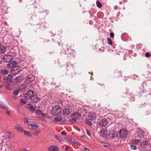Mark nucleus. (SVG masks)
Returning a JSON list of instances; mask_svg holds the SVG:
<instances>
[{"instance_id": "nucleus-42", "label": "nucleus", "mask_w": 151, "mask_h": 151, "mask_svg": "<svg viewBox=\"0 0 151 151\" xmlns=\"http://www.w3.org/2000/svg\"><path fill=\"white\" fill-rule=\"evenodd\" d=\"M54 137L55 139H57L60 142H61L62 141V139L60 137L56 135H55Z\"/></svg>"}, {"instance_id": "nucleus-18", "label": "nucleus", "mask_w": 151, "mask_h": 151, "mask_svg": "<svg viewBox=\"0 0 151 151\" xmlns=\"http://www.w3.org/2000/svg\"><path fill=\"white\" fill-rule=\"evenodd\" d=\"M18 68L19 67L18 66L12 69L11 71L13 74H17L20 72V70Z\"/></svg>"}, {"instance_id": "nucleus-3", "label": "nucleus", "mask_w": 151, "mask_h": 151, "mask_svg": "<svg viewBox=\"0 0 151 151\" xmlns=\"http://www.w3.org/2000/svg\"><path fill=\"white\" fill-rule=\"evenodd\" d=\"M48 24L46 22H43L38 23L35 27L36 29L41 31L45 30L48 27Z\"/></svg>"}, {"instance_id": "nucleus-33", "label": "nucleus", "mask_w": 151, "mask_h": 151, "mask_svg": "<svg viewBox=\"0 0 151 151\" xmlns=\"http://www.w3.org/2000/svg\"><path fill=\"white\" fill-rule=\"evenodd\" d=\"M1 73L3 75H6L9 72L8 70H3L1 71Z\"/></svg>"}, {"instance_id": "nucleus-34", "label": "nucleus", "mask_w": 151, "mask_h": 151, "mask_svg": "<svg viewBox=\"0 0 151 151\" xmlns=\"http://www.w3.org/2000/svg\"><path fill=\"white\" fill-rule=\"evenodd\" d=\"M19 89H17V90H14L13 92V94L14 96L17 95L18 94V93L19 92Z\"/></svg>"}, {"instance_id": "nucleus-43", "label": "nucleus", "mask_w": 151, "mask_h": 151, "mask_svg": "<svg viewBox=\"0 0 151 151\" xmlns=\"http://www.w3.org/2000/svg\"><path fill=\"white\" fill-rule=\"evenodd\" d=\"M40 132V131L39 130H37L34 133V135L36 136H38Z\"/></svg>"}, {"instance_id": "nucleus-62", "label": "nucleus", "mask_w": 151, "mask_h": 151, "mask_svg": "<svg viewBox=\"0 0 151 151\" xmlns=\"http://www.w3.org/2000/svg\"><path fill=\"white\" fill-rule=\"evenodd\" d=\"M3 83H0V88H1L3 87Z\"/></svg>"}, {"instance_id": "nucleus-13", "label": "nucleus", "mask_w": 151, "mask_h": 151, "mask_svg": "<svg viewBox=\"0 0 151 151\" xmlns=\"http://www.w3.org/2000/svg\"><path fill=\"white\" fill-rule=\"evenodd\" d=\"M17 63L15 61H13L12 63H9L7 65V67L9 68H11L12 69L16 68L17 66Z\"/></svg>"}, {"instance_id": "nucleus-20", "label": "nucleus", "mask_w": 151, "mask_h": 151, "mask_svg": "<svg viewBox=\"0 0 151 151\" xmlns=\"http://www.w3.org/2000/svg\"><path fill=\"white\" fill-rule=\"evenodd\" d=\"M70 110V107L65 106L63 109V112L64 114H68L71 112Z\"/></svg>"}, {"instance_id": "nucleus-40", "label": "nucleus", "mask_w": 151, "mask_h": 151, "mask_svg": "<svg viewBox=\"0 0 151 151\" xmlns=\"http://www.w3.org/2000/svg\"><path fill=\"white\" fill-rule=\"evenodd\" d=\"M86 123L89 126H91L92 125V123L90 119H89L88 118L86 119Z\"/></svg>"}, {"instance_id": "nucleus-4", "label": "nucleus", "mask_w": 151, "mask_h": 151, "mask_svg": "<svg viewBox=\"0 0 151 151\" xmlns=\"http://www.w3.org/2000/svg\"><path fill=\"white\" fill-rule=\"evenodd\" d=\"M61 111V109L60 106L58 105H56L52 108V113L54 115H58L60 114Z\"/></svg>"}, {"instance_id": "nucleus-36", "label": "nucleus", "mask_w": 151, "mask_h": 151, "mask_svg": "<svg viewBox=\"0 0 151 151\" xmlns=\"http://www.w3.org/2000/svg\"><path fill=\"white\" fill-rule=\"evenodd\" d=\"M21 78L20 76L16 77L15 78V80L17 83L19 82L21 80Z\"/></svg>"}, {"instance_id": "nucleus-1", "label": "nucleus", "mask_w": 151, "mask_h": 151, "mask_svg": "<svg viewBox=\"0 0 151 151\" xmlns=\"http://www.w3.org/2000/svg\"><path fill=\"white\" fill-rule=\"evenodd\" d=\"M66 74L70 78H71L75 75L76 73L73 69V65L69 62L66 64Z\"/></svg>"}, {"instance_id": "nucleus-28", "label": "nucleus", "mask_w": 151, "mask_h": 151, "mask_svg": "<svg viewBox=\"0 0 151 151\" xmlns=\"http://www.w3.org/2000/svg\"><path fill=\"white\" fill-rule=\"evenodd\" d=\"M145 77L148 80H151V73L148 72L145 74Z\"/></svg>"}, {"instance_id": "nucleus-30", "label": "nucleus", "mask_w": 151, "mask_h": 151, "mask_svg": "<svg viewBox=\"0 0 151 151\" xmlns=\"http://www.w3.org/2000/svg\"><path fill=\"white\" fill-rule=\"evenodd\" d=\"M146 91V88L142 87V88L141 87H140L139 91L140 93V94H141L142 93H144Z\"/></svg>"}, {"instance_id": "nucleus-56", "label": "nucleus", "mask_w": 151, "mask_h": 151, "mask_svg": "<svg viewBox=\"0 0 151 151\" xmlns=\"http://www.w3.org/2000/svg\"><path fill=\"white\" fill-rule=\"evenodd\" d=\"M20 151H29L25 148H22L20 150Z\"/></svg>"}, {"instance_id": "nucleus-19", "label": "nucleus", "mask_w": 151, "mask_h": 151, "mask_svg": "<svg viewBox=\"0 0 151 151\" xmlns=\"http://www.w3.org/2000/svg\"><path fill=\"white\" fill-rule=\"evenodd\" d=\"M108 134V132L107 131L104 129H102L100 131V135L102 137H106Z\"/></svg>"}, {"instance_id": "nucleus-14", "label": "nucleus", "mask_w": 151, "mask_h": 151, "mask_svg": "<svg viewBox=\"0 0 151 151\" xmlns=\"http://www.w3.org/2000/svg\"><path fill=\"white\" fill-rule=\"evenodd\" d=\"M140 146L144 149H148L149 145L147 141H145L142 142Z\"/></svg>"}, {"instance_id": "nucleus-41", "label": "nucleus", "mask_w": 151, "mask_h": 151, "mask_svg": "<svg viewBox=\"0 0 151 151\" xmlns=\"http://www.w3.org/2000/svg\"><path fill=\"white\" fill-rule=\"evenodd\" d=\"M14 136V134L13 133H9L7 135L8 138H12Z\"/></svg>"}, {"instance_id": "nucleus-5", "label": "nucleus", "mask_w": 151, "mask_h": 151, "mask_svg": "<svg viewBox=\"0 0 151 151\" xmlns=\"http://www.w3.org/2000/svg\"><path fill=\"white\" fill-rule=\"evenodd\" d=\"M71 117V119L69 120V122L71 123H73L76 122L77 119L81 118V115L78 113H75L72 115Z\"/></svg>"}, {"instance_id": "nucleus-44", "label": "nucleus", "mask_w": 151, "mask_h": 151, "mask_svg": "<svg viewBox=\"0 0 151 151\" xmlns=\"http://www.w3.org/2000/svg\"><path fill=\"white\" fill-rule=\"evenodd\" d=\"M74 140L71 137H68L67 138V141L68 142H73Z\"/></svg>"}, {"instance_id": "nucleus-48", "label": "nucleus", "mask_w": 151, "mask_h": 151, "mask_svg": "<svg viewBox=\"0 0 151 151\" xmlns=\"http://www.w3.org/2000/svg\"><path fill=\"white\" fill-rule=\"evenodd\" d=\"M24 122H25L28 124L30 121H29L26 118H24Z\"/></svg>"}, {"instance_id": "nucleus-64", "label": "nucleus", "mask_w": 151, "mask_h": 151, "mask_svg": "<svg viewBox=\"0 0 151 151\" xmlns=\"http://www.w3.org/2000/svg\"><path fill=\"white\" fill-rule=\"evenodd\" d=\"M6 112L7 113V114L8 115H10V112L9 111H6Z\"/></svg>"}, {"instance_id": "nucleus-23", "label": "nucleus", "mask_w": 151, "mask_h": 151, "mask_svg": "<svg viewBox=\"0 0 151 151\" xmlns=\"http://www.w3.org/2000/svg\"><path fill=\"white\" fill-rule=\"evenodd\" d=\"M69 49L66 45H64L63 46V48L62 49V52L65 54L68 53Z\"/></svg>"}, {"instance_id": "nucleus-47", "label": "nucleus", "mask_w": 151, "mask_h": 151, "mask_svg": "<svg viewBox=\"0 0 151 151\" xmlns=\"http://www.w3.org/2000/svg\"><path fill=\"white\" fill-rule=\"evenodd\" d=\"M20 103L22 104H26L27 102L26 100L24 99H22L20 100Z\"/></svg>"}, {"instance_id": "nucleus-12", "label": "nucleus", "mask_w": 151, "mask_h": 151, "mask_svg": "<svg viewBox=\"0 0 151 151\" xmlns=\"http://www.w3.org/2000/svg\"><path fill=\"white\" fill-rule=\"evenodd\" d=\"M122 76L121 72L120 71L116 70L114 73L113 75V77L114 78H118Z\"/></svg>"}, {"instance_id": "nucleus-6", "label": "nucleus", "mask_w": 151, "mask_h": 151, "mask_svg": "<svg viewBox=\"0 0 151 151\" xmlns=\"http://www.w3.org/2000/svg\"><path fill=\"white\" fill-rule=\"evenodd\" d=\"M39 126V124L34 121H30L28 125V127L29 129L34 130L36 129Z\"/></svg>"}, {"instance_id": "nucleus-58", "label": "nucleus", "mask_w": 151, "mask_h": 151, "mask_svg": "<svg viewBox=\"0 0 151 151\" xmlns=\"http://www.w3.org/2000/svg\"><path fill=\"white\" fill-rule=\"evenodd\" d=\"M134 78H135V79H137L139 78V76L138 75H134Z\"/></svg>"}, {"instance_id": "nucleus-45", "label": "nucleus", "mask_w": 151, "mask_h": 151, "mask_svg": "<svg viewBox=\"0 0 151 151\" xmlns=\"http://www.w3.org/2000/svg\"><path fill=\"white\" fill-rule=\"evenodd\" d=\"M107 40L108 44L110 45H112V42L111 39L110 38H107Z\"/></svg>"}, {"instance_id": "nucleus-9", "label": "nucleus", "mask_w": 151, "mask_h": 151, "mask_svg": "<svg viewBox=\"0 0 151 151\" xmlns=\"http://www.w3.org/2000/svg\"><path fill=\"white\" fill-rule=\"evenodd\" d=\"M119 137L122 138L126 137L128 134L127 131L124 129H122L119 132Z\"/></svg>"}, {"instance_id": "nucleus-25", "label": "nucleus", "mask_w": 151, "mask_h": 151, "mask_svg": "<svg viewBox=\"0 0 151 151\" xmlns=\"http://www.w3.org/2000/svg\"><path fill=\"white\" fill-rule=\"evenodd\" d=\"M35 113L37 115H39L40 114H42L43 116L46 117L47 116V115L45 114L42 113V111L39 109H37L35 111Z\"/></svg>"}, {"instance_id": "nucleus-37", "label": "nucleus", "mask_w": 151, "mask_h": 151, "mask_svg": "<svg viewBox=\"0 0 151 151\" xmlns=\"http://www.w3.org/2000/svg\"><path fill=\"white\" fill-rule=\"evenodd\" d=\"M55 147V145H51L48 148V151H53Z\"/></svg>"}, {"instance_id": "nucleus-55", "label": "nucleus", "mask_w": 151, "mask_h": 151, "mask_svg": "<svg viewBox=\"0 0 151 151\" xmlns=\"http://www.w3.org/2000/svg\"><path fill=\"white\" fill-rule=\"evenodd\" d=\"M61 134L62 135H65L66 134V133L64 131H63L61 132Z\"/></svg>"}, {"instance_id": "nucleus-8", "label": "nucleus", "mask_w": 151, "mask_h": 151, "mask_svg": "<svg viewBox=\"0 0 151 151\" xmlns=\"http://www.w3.org/2000/svg\"><path fill=\"white\" fill-rule=\"evenodd\" d=\"M108 122L106 118H103L101 119L99 122V125L101 127H104L107 126Z\"/></svg>"}, {"instance_id": "nucleus-53", "label": "nucleus", "mask_w": 151, "mask_h": 151, "mask_svg": "<svg viewBox=\"0 0 151 151\" xmlns=\"http://www.w3.org/2000/svg\"><path fill=\"white\" fill-rule=\"evenodd\" d=\"M54 148L53 151H58L59 148L57 146L55 145V147Z\"/></svg>"}, {"instance_id": "nucleus-11", "label": "nucleus", "mask_w": 151, "mask_h": 151, "mask_svg": "<svg viewBox=\"0 0 151 151\" xmlns=\"http://www.w3.org/2000/svg\"><path fill=\"white\" fill-rule=\"evenodd\" d=\"M111 138L113 139L116 138L118 136V133L116 131L111 130L109 134Z\"/></svg>"}, {"instance_id": "nucleus-15", "label": "nucleus", "mask_w": 151, "mask_h": 151, "mask_svg": "<svg viewBox=\"0 0 151 151\" xmlns=\"http://www.w3.org/2000/svg\"><path fill=\"white\" fill-rule=\"evenodd\" d=\"M151 104L149 103V101H147L144 103H142L141 104H139V107L140 108L144 107H146L147 108L149 106H150Z\"/></svg>"}, {"instance_id": "nucleus-52", "label": "nucleus", "mask_w": 151, "mask_h": 151, "mask_svg": "<svg viewBox=\"0 0 151 151\" xmlns=\"http://www.w3.org/2000/svg\"><path fill=\"white\" fill-rule=\"evenodd\" d=\"M86 130L87 134L89 136H90L91 135V132H90L88 129H86Z\"/></svg>"}, {"instance_id": "nucleus-39", "label": "nucleus", "mask_w": 151, "mask_h": 151, "mask_svg": "<svg viewBox=\"0 0 151 151\" xmlns=\"http://www.w3.org/2000/svg\"><path fill=\"white\" fill-rule=\"evenodd\" d=\"M96 4L97 6L99 8H100L102 7V5H101V4L98 1H96Z\"/></svg>"}, {"instance_id": "nucleus-21", "label": "nucleus", "mask_w": 151, "mask_h": 151, "mask_svg": "<svg viewBox=\"0 0 151 151\" xmlns=\"http://www.w3.org/2000/svg\"><path fill=\"white\" fill-rule=\"evenodd\" d=\"M60 38L61 37L60 36L57 35L54 38H53L52 40L53 42H57L59 45L60 44V41H61V40H60Z\"/></svg>"}, {"instance_id": "nucleus-16", "label": "nucleus", "mask_w": 151, "mask_h": 151, "mask_svg": "<svg viewBox=\"0 0 151 151\" xmlns=\"http://www.w3.org/2000/svg\"><path fill=\"white\" fill-rule=\"evenodd\" d=\"M40 100V98L38 97L36 95H34L32 96L31 99V101L33 103L37 102Z\"/></svg>"}, {"instance_id": "nucleus-61", "label": "nucleus", "mask_w": 151, "mask_h": 151, "mask_svg": "<svg viewBox=\"0 0 151 151\" xmlns=\"http://www.w3.org/2000/svg\"><path fill=\"white\" fill-rule=\"evenodd\" d=\"M128 78H129L128 76L127 77L126 76H124V79L125 80H126Z\"/></svg>"}, {"instance_id": "nucleus-31", "label": "nucleus", "mask_w": 151, "mask_h": 151, "mask_svg": "<svg viewBox=\"0 0 151 151\" xmlns=\"http://www.w3.org/2000/svg\"><path fill=\"white\" fill-rule=\"evenodd\" d=\"M7 81L12 82L13 80V76L12 75L9 74L7 77Z\"/></svg>"}, {"instance_id": "nucleus-17", "label": "nucleus", "mask_w": 151, "mask_h": 151, "mask_svg": "<svg viewBox=\"0 0 151 151\" xmlns=\"http://www.w3.org/2000/svg\"><path fill=\"white\" fill-rule=\"evenodd\" d=\"M96 118V114L93 112L90 113L88 116V118L91 120H93Z\"/></svg>"}, {"instance_id": "nucleus-29", "label": "nucleus", "mask_w": 151, "mask_h": 151, "mask_svg": "<svg viewBox=\"0 0 151 151\" xmlns=\"http://www.w3.org/2000/svg\"><path fill=\"white\" fill-rule=\"evenodd\" d=\"M6 50V47L5 46H2L0 47V54L4 53Z\"/></svg>"}, {"instance_id": "nucleus-59", "label": "nucleus", "mask_w": 151, "mask_h": 151, "mask_svg": "<svg viewBox=\"0 0 151 151\" xmlns=\"http://www.w3.org/2000/svg\"><path fill=\"white\" fill-rule=\"evenodd\" d=\"M83 151H89V150L88 148L86 147L84 148V150Z\"/></svg>"}, {"instance_id": "nucleus-60", "label": "nucleus", "mask_w": 151, "mask_h": 151, "mask_svg": "<svg viewBox=\"0 0 151 151\" xmlns=\"http://www.w3.org/2000/svg\"><path fill=\"white\" fill-rule=\"evenodd\" d=\"M6 88L7 89H11V87L10 85H9L6 87Z\"/></svg>"}, {"instance_id": "nucleus-46", "label": "nucleus", "mask_w": 151, "mask_h": 151, "mask_svg": "<svg viewBox=\"0 0 151 151\" xmlns=\"http://www.w3.org/2000/svg\"><path fill=\"white\" fill-rule=\"evenodd\" d=\"M15 128L18 130H19L22 132H23V130L22 128L20 127L16 126L15 127Z\"/></svg>"}, {"instance_id": "nucleus-38", "label": "nucleus", "mask_w": 151, "mask_h": 151, "mask_svg": "<svg viewBox=\"0 0 151 151\" xmlns=\"http://www.w3.org/2000/svg\"><path fill=\"white\" fill-rule=\"evenodd\" d=\"M62 119V118L60 116L55 117L54 119V121L56 122H60Z\"/></svg>"}, {"instance_id": "nucleus-2", "label": "nucleus", "mask_w": 151, "mask_h": 151, "mask_svg": "<svg viewBox=\"0 0 151 151\" xmlns=\"http://www.w3.org/2000/svg\"><path fill=\"white\" fill-rule=\"evenodd\" d=\"M135 95L132 92H129V90L126 89L124 91L122 96V97L128 98L131 101H134L135 100Z\"/></svg>"}, {"instance_id": "nucleus-63", "label": "nucleus", "mask_w": 151, "mask_h": 151, "mask_svg": "<svg viewBox=\"0 0 151 151\" xmlns=\"http://www.w3.org/2000/svg\"><path fill=\"white\" fill-rule=\"evenodd\" d=\"M114 8L115 9H116V10L117 9H118V7L117 6H115L114 7Z\"/></svg>"}, {"instance_id": "nucleus-24", "label": "nucleus", "mask_w": 151, "mask_h": 151, "mask_svg": "<svg viewBox=\"0 0 151 151\" xmlns=\"http://www.w3.org/2000/svg\"><path fill=\"white\" fill-rule=\"evenodd\" d=\"M0 107L3 109L7 110L9 108L8 106L5 105L3 102H0Z\"/></svg>"}, {"instance_id": "nucleus-26", "label": "nucleus", "mask_w": 151, "mask_h": 151, "mask_svg": "<svg viewBox=\"0 0 151 151\" xmlns=\"http://www.w3.org/2000/svg\"><path fill=\"white\" fill-rule=\"evenodd\" d=\"M147 111H145L146 114V115L151 114V104L150 105V106L147 107Z\"/></svg>"}, {"instance_id": "nucleus-32", "label": "nucleus", "mask_w": 151, "mask_h": 151, "mask_svg": "<svg viewBox=\"0 0 151 151\" xmlns=\"http://www.w3.org/2000/svg\"><path fill=\"white\" fill-rule=\"evenodd\" d=\"M148 81H144L142 84V87L145 88H147V83H148Z\"/></svg>"}, {"instance_id": "nucleus-35", "label": "nucleus", "mask_w": 151, "mask_h": 151, "mask_svg": "<svg viewBox=\"0 0 151 151\" xmlns=\"http://www.w3.org/2000/svg\"><path fill=\"white\" fill-rule=\"evenodd\" d=\"M23 132H24V134L28 136L31 137L32 135V134H31V133L29 132H27L24 130H23Z\"/></svg>"}, {"instance_id": "nucleus-7", "label": "nucleus", "mask_w": 151, "mask_h": 151, "mask_svg": "<svg viewBox=\"0 0 151 151\" xmlns=\"http://www.w3.org/2000/svg\"><path fill=\"white\" fill-rule=\"evenodd\" d=\"M13 57L10 55H5L3 57V59L4 61L6 63H9L11 61Z\"/></svg>"}, {"instance_id": "nucleus-49", "label": "nucleus", "mask_w": 151, "mask_h": 151, "mask_svg": "<svg viewBox=\"0 0 151 151\" xmlns=\"http://www.w3.org/2000/svg\"><path fill=\"white\" fill-rule=\"evenodd\" d=\"M131 148L132 150H136L137 149L135 145H130Z\"/></svg>"}, {"instance_id": "nucleus-22", "label": "nucleus", "mask_w": 151, "mask_h": 151, "mask_svg": "<svg viewBox=\"0 0 151 151\" xmlns=\"http://www.w3.org/2000/svg\"><path fill=\"white\" fill-rule=\"evenodd\" d=\"M137 137L138 138H141L144 136V133L143 131L141 129L137 130Z\"/></svg>"}, {"instance_id": "nucleus-57", "label": "nucleus", "mask_w": 151, "mask_h": 151, "mask_svg": "<svg viewBox=\"0 0 151 151\" xmlns=\"http://www.w3.org/2000/svg\"><path fill=\"white\" fill-rule=\"evenodd\" d=\"M3 79L5 81H7V77L6 76H3Z\"/></svg>"}, {"instance_id": "nucleus-50", "label": "nucleus", "mask_w": 151, "mask_h": 151, "mask_svg": "<svg viewBox=\"0 0 151 151\" xmlns=\"http://www.w3.org/2000/svg\"><path fill=\"white\" fill-rule=\"evenodd\" d=\"M133 142L135 144H137L140 142V141L137 139H135L134 140Z\"/></svg>"}, {"instance_id": "nucleus-10", "label": "nucleus", "mask_w": 151, "mask_h": 151, "mask_svg": "<svg viewBox=\"0 0 151 151\" xmlns=\"http://www.w3.org/2000/svg\"><path fill=\"white\" fill-rule=\"evenodd\" d=\"M34 94L33 91L29 90L24 94V97L27 99H31V97L33 96Z\"/></svg>"}, {"instance_id": "nucleus-51", "label": "nucleus", "mask_w": 151, "mask_h": 151, "mask_svg": "<svg viewBox=\"0 0 151 151\" xmlns=\"http://www.w3.org/2000/svg\"><path fill=\"white\" fill-rule=\"evenodd\" d=\"M145 56L147 57H148L151 56V55L150 53L147 52L145 53Z\"/></svg>"}, {"instance_id": "nucleus-27", "label": "nucleus", "mask_w": 151, "mask_h": 151, "mask_svg": "<svg viewBox=\"0 0 151 151\" xmlns=\"http://www.w3.org/2000/svg\"><path fill=\"white\" fill-rule=\"evenodd\" d=\"M28 105L30 106L28 108L29 111L32 113L34 112L35 110V107L33 106H32L30 104H28Z\"/></svg>"}, {"instance_id": "nucleus-54", "label": "nucleus", "mask_w": 151, "mask_h": 151, "mask_svg": "<svg viewBox=\"0 0 151 151\" xmlns=\"http://www.w3.org/2000/svg\"><path fill=\"white\" fill-rule=\"evenodd\" d=\"M114 34L113 32H111L110 33V37L111 38H113L114 37Z\"/></svg>"}]
</instances>
